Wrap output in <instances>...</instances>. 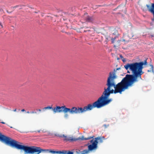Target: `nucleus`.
Returning <instances> with one entry per match:
<instances>
[{"mask_svg": "<svg viewBox=\"0 0 154 154\" xmlns=\"http://www.w3.org/2000/svg\"><path fill=\"white\" fill-rule=\"evenodd\" d=\"M62 135L63 134H55V136L60 137H62Z\"/></svg>", "mask_w": 154, "mask_h": 154, "instance_id": "10", "label": "nucleus"}, {"mask_svg": "<svg viewBox=\"0 0 154 154\" xmlns=\"http://www.w3.org/2000/svg\"><path fill=\"white\" fill-rule=\"evenodd\" d=\"M146 6L147 7L148 11L152 13L154 16V3L151 4H150L149 5H146ZM152 20H154V17L152 19Z\"/></svg>", "mask_w": 154, "mask_h": 154, "instance_id": "6", "label": "nucleus"}, {"mask_svg": "<svg viewBox=\"0 0 154 154\" xmlns=\"http://www.w3.org/2000/svg\"><path fill=\"white\" fill-rule=\"evenodd\" d=\"M151 37H153V35H151Z\"/></svg>", "mask_w": 154, "mask_h": 154, "instance_id": "28", "label": "nucleus"}, {"mask_svg": "<svg viewBox=\"0 0 154 154\" xmlns=\"http://www.w3.org/2000/svg\"><path fill=\"white\" fill-rule=\"evenodd\" d=\"M112 40H113V41H112V42L113 43V40H114V39L112 38V39H111Z\"/></svg>", "mask_w": 154, "mask_h": 154, "instance_id": "20", "label": "nucleus"}, {"mask_svg": "<svg viewBox=\"0 0 154 154\" xmlns=\"http://www.w3.org/2000/svg\"><path fill=\"white\" fill-rule=\"evenodd\" d=\"M128 40H126L125 39H122V41L123 42H128Z\"/></svg>", "mask_w": 154, "mask_h": 154, "instance_id": "11", "label": "nucleus"}, {"mask_svg": "<svg viewBox=\"0 0 154 154\" xmlns=\"http://www.w3.org/2000/svg\"><path fill=\"white\" fill-rule=\"evenodd\" d=\"M27 113H30V112L29 111H27Z\"/></svg>", "mask_w": 154, "mask_h": 154, "instance_id": "24", "label": "nucleus"}, {"mask_svg": "<svg viewBox=\"0 0 154 154\" xmlns=\"http://www.w3.org/2000/svg\"><path fill=\"white\" fill-rule=\"evenodd\" d=\"M0 140L6 144L13 147H15L17 149L23 150L24 152V154H39L42 152H47L52 154H61L62 153L60 151H56L51 149H44L41 148L40 147L35 146H29L19 144L17 143V142L16 141L2 135L0 133Z\"/></svg>", "mask_w": 154, "mask_h": 154, "instance_id": "2", "label": "nucleus"}, {"mask_svg": "<svg viewBox=\"0 0 154 154\" xmlns=\"http://www.w3.org/2000/svg\"><path fill=\"white\" fill-rule=\"evenodd\" d=\"M117 59L118 60H119L120 59V58H119V57H118V58H117Z\"/></svg>", "mask_w": 154, "mask_h": 154, "instance_id": "23", "label": "nucleus"}, {"mask_svg": "<svg viewBox=\"0 0 154 154\" xmlns=\"http://www.w3.org/2000/svg\"><path fill=\"white\" fill-rule=\"evenodd\" d=\"M16 111V109H15L14 110V112H15Z\"/></svg>", "mask_w": 154, "mask_h": 154, "instance_id": "22", "label": "nucleus"}, {"mask_svg": "<svg viewBox=\"0 0 154 154\" xmlns=\"http://www.w3.org/2000/svg\"><path fill=\"white\" fill-rule=\"evenodd\" d=\"M34 13H38V12L37 11H35Z\"/></svg>", "mask_w": 154, "mask_h": 154, "instance_id": "21", "label": "nucleus"}, {"mask_svg": "<svg viewBox=\"0 0 154 154\" xmlns=\"http://www.w3.org/2000/svg\"><path fill=\"white\" fill-rule=\"evenodd\" d=\"M127 72L128 73H130V72L128 71Z\"/></svg>", "mask_w": 154, "mask_h": 154, "instance_id": "26", "label": "nucleus"}, {"mask_svg": "<svg viewBox=\"0 0 154 154\" xmlns=\"http://www.w3.org/2000/svg\"><path fill=\"white\" fill-rule=\"evenodd\" d=\"M84 17L86 21L92 22L94 20L92 17H89L88 15L87 14H84Z\"/></svg>", "mask_w": 154, "mask_h": 154, "instance_id": "7", "label": "nucleus"}, {"mask_svg": "<svg viewBox=\"0 0 154 154\" xmlns=\"http://www.w3.org/2000/svg\"><path fill=\"white\" fill-rule=\"evenodd\" d=\"M61 154H73V152L69 151L63 150L61 151Z\"/></svg>", "mask_w": 154, "mask_h": 154, "instance_id": "8", "label": "nucleus"}, {"mask_svg": "<svg viewBox=\"0 0 154 154\" xmlns=\"http://www.w3.org/2000/svg\"><path fill=\"white\" fill-rule=\"evenodd\" d=\"M30 113H31V114L36 113L37 112H36L33 111L31 112H30Z\"/></svg>", "mask_w": 154, "mask_h": 154, "instance_id": "12", "label": "nucleus"}, {"mask_svg": "<svg viewBox=\"0 0 154 154\" xmlns=\"http://www.w3.org/2000/svg\"><path fill=\"white\" fill-rule=\"evenodd\" d=\"M40 130H39V131H38V132L39 133V132H40Z\"/></svg>", "mask_w": 154, "mask_h": 154, "instance_id": "25", "label": "nucleus"}, {"mask_svg": "<svg viewBox=\"0 0 154 154\" xmlns=\"http://www.w3.org/2000/svg\"><path fill=\"white\" fill-rule=\"evenodd\" d=\"M10 128H12V127H10Z\"/></svg>", "mask_w": 154, "mask_h": 154, "instance_id": "29", "label": "nucleus"}, {"mask_svg": "<svg viewBox=\"0 0 154 154\" xmlns=\"http://www.w3.org/2000/svg\"><path fill=\"white\" fill-rule=\"evenodd\" d=\"M85 28L86 29L87 28H88V27H86Z\"/></svg>", "mask_w": 154, "mask_h": 154, "instance_id": "27", "label": "nucleus"}, {"mask_svg": "<svg viewBox=\"0 0 154 154\" xmlns=\"http://www.w3.org/2000/svg\"><path fill=\"white\" fill-rule=\"evenodd\" d=\"M120 69V68H117L116 69V70H119Z\"/></svg>", "mask_w": 154, "mask_h": 154, "instance_id": "18", "label": "nucleus"}, {"mask_svg": "<svg viewBox=\"0 0 154 154\" xmlns=\"http://www.w3.org/2000/svg\"><path fill=\"white\" fill-rule=\"evenodd\" d=\"M25 111V110L24 109H23L21 110V111L22 112H24Z\"/></svg>", "mask_w": 154, "mask_h": 154, "instance_id": "15", "label": "nucleus"}, {"mask_svg": "<svg viewBox=\"0 0 154 154\" xmlns=\"http://www.w3.org/2000/svg\"><path fill=\"white\" fill-rule=\"evenodd\" d=\"M93 137H84L83 136H82L81 137H79L77 138H73L72 136H67L64 134H63L62 137L63 138V140L66 141H75L79 140H88L93 138Z\"/></svg>", "mask_w": 154, "mask_h": 154, "instance_id": "5", "label": "nucleus"}, {"mask_svg": "<svg viewBox=\"0 0 154 154\" xmlns=\"http://www.w3.org/2000/svg\"><path fill=\"white\" fill-rule=\"evenodd\" d=\"M146 59L144 61L128 63L124 66L126 69L131 71L133 74H127L121 81L116 84L115 79L116 76L114 72H110L108 78L106 85L107 87L104 88V91L97 101L100 108L109 104L112 101V98H108L111 94L118 93L121 94L122 92L128 89L129 87L132 86L135 82L138 81V79H141V75L143 73L142 70L143 65H147V63Z\"/></svg>", "mask_w": 154, "mask_h": 154, "instance_id": "1", "label": "nucleus"}, {"mask_svg": "<svg viewBox=\"0 0 154 154\" xmlns=\"http://www.w3.org/2000/svg\"><path fill=\"white\" fill-rule=\"evenodd\" d=\"M18 7V6H17V5L16 6L14 7V8H17Z\"/></svg>", "mask_w": 154, "mask_h": 154, "instance_id": "17", "label": "nucleus"}, {"mask_svg": "<svg viewBox=\"0 0 154 154\" xmlns=\"http://www.w3.org/2000/svg\"><path fill=\"white\" fill-rule=\"evenodd\" d=\"M105 139L104 137H97L94 139L91 140L90 142L91 144H89L88 146V149L84 150L81 152V154H87L89 152V151H91L94 150L96 149L97 147V144L98 142L100 143H102L103 142V140Z\"/></svg>", "mask_w": 154, "mask_h": 154, "instance_id": "4", "label": "nucleus"}, {"mask_svg": "<svg viewBox=\"0 0 154 154\" xmlns=\"http://www.w3.org/2000/svg\"><path fill=\"white\" fill-rule=\"evenodd\" d=\"M0 25L1 26H2V27L3 26H2V25L1 23L0 22Z\"/></svg>", "mask_w": 154, "mask_h": 154, "instance_id": "19", "label": "nucleus"}, {"mask_svg": "<svg viewBox=\"0 0 154 154\" xmlns=\"http://www.w3.org/2000/svg\"><path fill=\"white\" fill-rule=\"evenodd\" d=\"M36 111H38L39 112H41V110L40 109H36Z\"/></svg>", "mask_w": 154, "mask_h": 154, "instance_id": "14", "label": "nucleus"}, {"mask_svg": "<svg viewBox=\"0 0 154 154\" xmlns=\"http://www.w3.org/2000/svg\"><path fill=\"white\" fill-rule=\"evenodd\" d=\"M95 108H100L97 100L92 104H88L87 106H84L83 108L73 107L70 109L66 107L65 106H57L53 108L52 105H51V106H48L44 108L43 110L52 109L55 113L63 112L64 113V117L67 118L69 117V115L67 114L68 112L71 114H78L91 110Z\"/></svg>", "mask_w": 154, "mask_h": 154, "instance_id": "3", "label": "nucleus"}, {"mask_svg": "<svg viewBox=\"0 0 154 154\" xmlns=\"http://www.w3.org/2000/svg\"><path fill=\"white\" fill-rule=\"evenodd\" d=\"M1 123H2V124H5V123L3 122H1Z\"/></svg>", "mask_w": 154, "mask_h": 154, "instance_id": "16", "label": "nucleus"}, {"mask_svg": "<svg viewBox=\"0 0 154 154\" xmlns=\"http://www.w3.org/2000/svg\"><path fill=\"white\" fill-rule=\"evenodd\" d=\"M87 31L89 32L91 31L90 30H84V32H87Z\"/></svg>", "mask_w": 154, "mask_h": 154, "instance_id": "13", "label": "nucleus"}, {"mask_svg": "<svg viewBox=\"0 0 154 154\" xmlns=\"http://www.w3.org/2000/svg\"><path fill=\"white\" fill-rule=\"evenodd\" d=\"M152 68H153V66H152Z\"/></svg>", "mask_w": 154, "mask_h": 154, "instance_id": "30", "label": "nucleus"}, {"mask_svg": "<svg viewBox=\"0 0 154 154\" xmlns=\"http://www.w3.org/2000/svg\"><path fill=\"white\" fill-rule=\"evenodd\" d=\"M120 58L122 59V60L123 62H125L126 61L125 59L123 58V57L121 54L120 55Z\"/></svg>", "mask_w": 154, "mask_h": 154, "instance_id": "9", "label": "nucleus"}]
</instances>
